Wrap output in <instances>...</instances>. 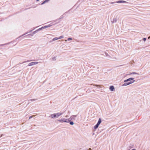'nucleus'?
<instances>
[{
	"mask_svg": "<svg viewBox=\"0 0 150 150\" xmlns=\"http://www.w3.org/2000/svg\"><path fill=\"white\" fill-rule=\"evenodd\" d=\"M129 81H130L124 84H123L122 85V86H127L128 85H129V84H132L133 83H134L135 82V80H134V78H129L128 79H126L124 81V82H128Z\"/></svg>",
	"mask_w": 150,
	"mask_h": 150,
	"instance_id": "1",
	"label": "nucleus"
},
{
	"mask_svg": "<svg viewBox=\"0 0 150 150\" xmlns=\"http://www.w3.org/2000/svg\"><path fill=\"white\" fill-rule=\"evenodd\" d=\"M62 115V113L61 112H58L56 113L52 114L50 117L52 119L55 118H57L59 117L60 116Z\"/></svg>",
	"mask_w": 150,
	"mask_h": 150,
	"instance_id": "2",
	"label": "nucleus"
},
{
	"mask_svg": "<svg viewBox=\"0 0 150 150\" xmlns=\"http://www.w3.org/2000/svg\"><path fill=\"white\" fill-rule=\"evenodd\" d=\"M58 121L59 122L61 123L64 122H68L70 121L69 119L65 118H62L60 119H59L58 120Z\"/></svg>",
	"mask_w": 150,
	"mask_h": 150,
	"instance_id": "3",
	"label": "nucleus"
},
{
	"mask_svg": "<svg viewBox=\"0 0 150 150\" xmlns=\"http://www.w3.org/2000/svg\"><path fill=\"white\" fill-rule=\"evenodd\" d=\"M38 63V62H33L30 63L28 64V66H33L34 65H36V64H37Z\"/></svg>",
	"mask_w": 150,
	"mask_h": 150,
	"instance_id": "4",
	"label": "nucleus"
},
{
	"mask_svg": "<svg viewBox=\"0 0 150 150\" xmlns=\"http://www.w3.org/2000/svg\"><path fill=\"white\" fill-rule=\"evenodd\" d=\"M109 89L111 91H113L115 90V88L113 86H110Z\"/></svg>",
	"mask_w": 150,
	"mask_h": 150,
	"instance_id": "5",
	"label": "nucleus"
},
{
	"mask_svg": "<svg viewBox=\"0 0 150 150\" xmlns=\"http://www.w3.org/2000/svg\"><path fill=\"white\" fill-rule=\"evenodd\" d=\"M101 122V119L100 118L99 119L98 122L97 124L98 126H99Z\"/></svg>",
	"mask_w": 150,
	"mask_h": 150,
	"instance_id": "6",
	"label": "nucleus"
},
{
	"mask_svg": "<svg viewBox=\"0 0 150 150\" xmlns=\"http://www.w3.org/2000/svg\"><path fill=\"white\" fill-rule=\"evenodd\" d=\"M125 1H118L117 2V3H125Z\"/></svg>",
	"mask_w": 150,
	"mask_h": 150,
	"instance_id": "7",
	"label": "nucleus"
},
{
	"mask_svg": "<svg viewBox=\"0 0 150 150\" xmlns=\"http://www.w3.org/2000/svg\"><path fill=\"white\" fill-rule=\"evenodd\" d=\"M98 125H97V124L95 125L94 126V128L95 129H96L97 128H98Z\"/></svg>",
	"mask_w": 150,
	"mask_h": 150,
	"instance_id": "8",
	"label": "nucleus"
},
{
	"mask_svg": "<svg viewBox=\"0 0 150 150\" xmlns=\"http://www.w3.org/2000/svg\"><path fill=\"white\" fill-rule=\"evenodd\" d=\"M49 27V26H45V27H42V28H40L39 29V30H40V29H42L46 28H47Z\"/></svg>",
	"mask_w": 150,
	"mask_h": 150,
	"instance_id": "9",
	"label": "nucleus"
},
{
	"mask_svg": "<svg viewBox=\"0 0 150 150\" xmlns=\"http://www.w3.org/2000/svg\"><path fill=\"white\" fill-rule=\"evenodd\" d=\"M58 39H59V38H57V37H55V38H54L53 39V41H54V40H58Z\"/></svg>",
	"mask_w": 150,
	"mask_h": 150,
	"instance_id": "10",
	"label": "nucleus"
},
{
	"mask_svg": "<svg viewBox=\"0 0 150 150\" xmlns=\"http://www.w3.org/2000/svg\"><path fill=\"white\" fill-rule=\"evenodd\" d=\"M136 74V75H137L138 74L137 73H136V72H132V73H131V74Z\"/></svg>",
	"mask_w": 150,
	"mask_h": 150,
	"instance_id": "11",
	"label": "nucleus"
},
{
	"mask_svg": "<svg viewBox=\"0 0 150 150\" xmlns=\"http://www.w3.org/2000/svg\"><path fill=\"white\" fill-rule=\"evenodd\" d=\"M63 36H60L59 38V39H61V38H63Z\"/></svg>",
	"mask_w": 150,
	"mask_h": 150,
	"instance_id": "12",
	"label": "nucleus"
},
{
	"mask_svg": "<svg viewBox=\"0 0 150 150\" xmlns=\"http://www.w3.org/2000/svg\"><path fill=\"white\" fill-rule=\"evenodd\" d=\"M46 2H47V1L46 0H45V1H44L41 4H45V3H46Z\"/></svg>",
	"mask_w": 150,
	"mask_h": 150,
	"instance_id": "13",
	"label": "nucleus"
},
{
	"mask_svg": "<svg viewBox=\"0 0 150 150\" xmlns=\"http://www.w3.org/2000/svg\"><path fill=\"white\" fill-rule=\"evenodd\" d=\"M46 2H47V1L46 0H45V1H44L41 4H45V3H46Z\"/></svg>",
	"mask_w": 150,
	"mask_h": 150,
	"instance_id": "14",
	"label": "nucleus"
},
{
	"mask_svg": "<svg viewBox=\"0 0 150 150\" xmlns=\"http://www.w3.org/2000/svg\"><path fill=\"white\" fill-rule=\"evenodd\" d=\"M70 124L71 125H73L74 124V122H70Z\"/></svg>",
	"mask_w": 150,
	"mask_h": 150,
	"instance_id": "15",
	"label": "nucleus"
},
{
	"mask_svg": "<svg viewBox=\"0 0 150 150\" xmlns=\"http://www.w3.org/2000/svg\"><path fill=\"white\" fill-rule=\"evenodd\" d=\"M72 40V38H69L68 39V40Z\"/></svg>",
	"mask_w": 150,
	"mask_h": 150,
	"instance_id": "16",
	"label": "nucleus"
},
{
	"mask_svg": "<svg viewBox=\"0 0 150 150\" xmlns=\"http://www.w3.org/2000/svg\"><path fill=\"white\" fill-rule=\"evenodd\" d=\"M143 40L144 41H145L146 40V38H144L143 39Z\"/></svg>",
	"mask_w": 150,
	"mask_h": 150,
	"instance_id": "17",
	"label": "nucleus"
},
{
	"mask_svg": "<svg viewBox=\"0 0 150 150\" xmlns=\"http://www.w3.org/2000/svg\"><path fill=\"white\" fill-rule=\"evenodd\" d=\"M33 117V116H30L29 117V119H30L32 117Z\"/></svg>",
	"mask_w": 150,
	"mask_h": 150,
	"instance_id": "18",
	"label": "nucleus"
},
{
	"mask_svg": "<svg viewBox=\"0 0 150 150\" xmlns=\"http://www.w3.org/2000/svg\"><path fill=\"white\" fill-rule=\"evenodd\" d=\"M50 0H46V1H47V2L48 1H49Z\"/></svg>",
	"mask_w": 150,
	"mask_h": 150,
	"instance_id": "19",
	"label": "nucleus"
},
{
	"mask_svg": "<svg viewBox=\"0 0 150 150\" xmlns=\"http://www.w3.org/2000/svg\"><path fill=\"white\" fill-rule=\"evenodd\" d=\"M132 150H136L135 149H133Z\"/></svg>",
	"mask_w": 150,
	"mask_h": 150,
	"instance_id": "20",
	"label": "nucleus"
},
{
	"mask_svg": "<svg viewBox=\"0 0 150 150\" xmlns=\"http://www.w3.org/2000/svg\"><path fill=\"white\" fill-rule=\"evenodd\" d=\"M150 38V37H148V39H149Z\"/></svg>",
	"mask_w": 150,
	"mask_h": 150,
	"instance_id": "21",
	"label": "nucleus"
},
{
	"mask_svg": "<svg viewBox=\"0 0 150 150\" xmlns=\"http://www.w3.org/2000/svg\"><path fill=\"white\" fill-rule=\"evenodd\" d=\"M89 150H91V148H89Z\"/></svg>",
	"mask_w": 150,
	"mask_h": 150,
	"instance_id": "22",
	"label": "nucleus"
},
{
	"mask_svg": "<svg viewBox=\"0 0 150 150\" xmlns=\"http://www.w3.org/2000/svg\"><path fill=\"white\" fill-rule=\"evenodd\" d=\"M39 0H37V1H39Z\"/></svg>",
	"mask_w": 150,
	"mask_h": 150,
	"instance_id": "23",
	"label": "nucleus"
}]
</instances>
